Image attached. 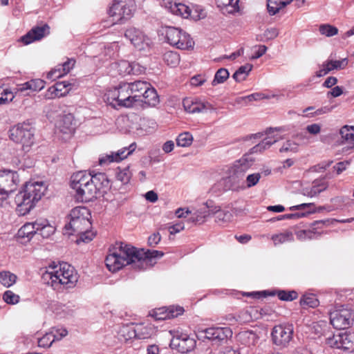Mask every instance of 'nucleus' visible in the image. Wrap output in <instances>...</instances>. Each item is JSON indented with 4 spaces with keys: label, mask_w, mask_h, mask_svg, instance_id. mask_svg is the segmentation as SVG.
Segmentation results:
<instances>
[{
    "label": "nucleus",
    "mask_w": 354,
    "mask_h": 354,
    "mask_svg": "<svg viewBox=\"0 0 354 354\" xmlns=\"http://www.w3.org/2000/svg\"><path fill=\"white\" fill-rule=\"evenodd\" d=\"M114 248L115 250L118 249V251L110 250L105 259L106 268L113 272L129 265L136 270H146L156 263V259H160L164 255L161 251L138 250L122 242L115 243Z\"/></svg>",
    "instance_id": "1"
},
{
    "label": "nucleus",
    "mask_w": 354,
    "mask_h": 354,
    "mask_svg": "<svg viewBox=\"0 0 354 354\" xmlns=\"http://www.w3.org/2000/svg\"><path fill=\"white\" fill-rule=\"evenodd\" d=\"M46 187L42 182L26 183L22 191L15 198L17 212L19 215L24 216L30 212L44 196Z\"/></svg>",
    "instance_id": "2"
},
{
    "label": "nucleus",
    "mask_w": 354,
    "mask_h": 354,
    "mask_svg": "<svg viewBox=\"0 0 354 354\" xmlns=\"http://www.w3.org/2000/svg\"><path fill=\"white\" fill-rule=\"evenodd\" d=\"M86 211L85 208L76 207L71 210L70 216V221L66 223L64 228V234H73L77 233L80 235L79 239L77 240V243L80 242L88 243L93 240L95 236V234L91 232H88V229L91 227V223L88 218L84 217V212L81 211Z\"/></svg>",
    "instance_id": "3"
},
{
    "label": "nucleus",
    "mask_w": 354,
    "mask_h": 354,
    "mask_svg": "<svg viewBox=\"0 0 354 354\" xmlns=\"http://www.w3.org/2000/svg\"><path fill=\"white\" fill-rule=\"evenodd\" d=\"M35 131L30 122H19L10 127L8 136L15 143L21 145L23 151H28L35 143Z\"/></svg>",
    "instance_id": "4"
},
{
    "label": "nucleus",
    "mask_w": 354,
    "mask_h": 354,
    "mask_svg": "<svg viewBox=\"0 0 354 354\" xmlns=\"http://www.w3.org/2000/svg\"><path fill=\"white\" fill-rule=\"evenodd\" d=\"M111 188V182L108 176H106V183L99 181L97 184L93 183L81 185L80 189H77L75 191V198L77 201L80 202H89L97 197V194H104Z\"/></svg>",
    "instance_id": "5"
},
{
    "label": "nucleus",
    "mask_w": 354,
    "mask_h": 354,
    "mask_svg": "<svg viewBox=\"0 0 354 354\" xmlns=\"http://www.w3.org/2000/svg\"><path fill=\"white\" fill-rule=\"evenodd\" d=\"M165 34L167 41L177 48L186 50L194 46V42L190 35L180 28L166 26Z\"/></svg>",
    "instance_id": "6"
},
{
    "label": "nucleus",
    "mask_w": 354,
    "mask_h": 354,
    "mask_svg": "<svg viewBox=\"0 0 354 354\" xmlns=\"http://www.w3.org/2000/svg\"><path fill=\"white\" fill-rule=\"evenodd\" d=\"M232 330L229 327H210L198 331L196 337L198 339H208L213 344H223L232 336Z\"/></svg>",
    "instance_id": "7"
},
{
    "label": "nucleus",
    "mask_w": 354,
    "mask_h": 354,
    "mask_svg": "<svg viewBox=\"0 0 354 354\" xmlns=\"http://www.w3.org/2000/svg\"><path fill=\"white\" fill-rule=\"evenodd\" d=\"M170 333L172 335L170 342V347L172 349H176L181 353H187L193 351L196 347V339L188 334L178 330H170Z\"/></svg>",
    "instance_id": "8"
},
{
    "label": "nucleus",
    "mask_w": 354,
    "mask_h": 354,
    "mask_svg": "<svg viewBox=\"0 0 354 354\" xmlns=\"http://www.w3.org/2000/svg\"><path fill=\"white\" fill-rule=\"evenodd\" d=\"M354 321L353 312L344 306L330 313V322L333 326L338 330L348 328Z\"/></svg>",
    "instance_id": "9"
},
{
    "label": "nucleus",
    "mask_w": 354,
    "mask_h": 354,
    "mask_svg": "<svg viewBox=\"0 0 354 354\" xmlns=\"http://www.w3.org/2000/svg\"><path fill=\"white\" fill-rule=\"evenodd\" d=\"M106 176L105 173L98 172L95 174L86 173L85 171H80L75 174H73L71 178V187L73 189L76 190L80 189L81 185L88 183L93 181V183H98L99 181H102L106 183Z\"/></svg>",
    "instance_id": "10"
},
{
    "label": "nucleus",
    "mask_w": 354,
    "mask_h": 354,
    "mask_svg": "<svg viewBox=\"0 0 354 354\" xmlns=\"http://www.w3.org/2000/svg\"><path fill=\"white\" fill-rule=\"evenodd\" d=\"M293 332L294 328L291 324L275 326L271 333L272 343L281 348L286 347L292 339Z\"/></svg>",
    "instance_id": "11"
},
{
    "label": "nucleus",
    "mask_w": 354,
    "mask_h": 354,
    "mask_svg": "<svg viewBox=\"0 0 354 354\" xmlns=\"http://www.w3.org/2000/svg\"><path fill=\"white\" fill-rule=\"evenodd\" d=\"M19 181V175L17 171L12 170L2 171L0 173V188L1 192L0 199H6L8 195L16 189Z\"/></svg>",
    "instance_id": "12"
},
{
    "label": "nucleus",
    "mask_w": 354,
    "mask_h": 354,
    "mask_svg": "<svg viewBox=\"0 0 354 354\" xmlns=\"http://www.w3.org/2000/svg\"><path fill=\"white\" fill-rule=\"evenodd\" d=\"M57 274L59 275L58 282L59 285L66 286V288H71L75 286L78 281V275L74 268L67 263H59V270Z\"/></svg>",
    "instance_id": "13"
},
{
    "label": "nucleus",
    "mask_w": 354,
    "mask_h": 354,
    "mask_svg": "<svg viewBox=\"0 0 354 354\" xmlns=\"http://www.w3.org/2000/svg\"><path fill=\"white\" fill-rule=\"evenodd\" d=\"M124 37L140 51H146L150 47L151 40L141 30L136 28L126 30Z\"/></svg>",
    "instance_id": "14"
},
{
    "label": "nucleus",
    "mask_w": 354,
    "mask_h": 354,
    "mask_svg": "<svg viewBox=\"0 0 354 354\" xmlns=\"http://www.w3.org/2000/svg\"><path fill=\"white\" fill-rule=\"evenodd\" d=\"M327 344L331 347L341 348L345 351H354V332H346L327 339Z\"/></svg>",
    "instance_id": "15"
},
{
    "label": "nucleus",
    "mask_w": 354,
    "mask_h": 354,
    "mask_svg": "<svg viewBox=\"0 0 354 354\" xmlns=\"http://www.w3.org/2000/svg\"><path fill=\"white\" fill-rule=\"evenodd\" d=\"M129 88V82H121L119 84L117 88L118 94L114 95L113 97V100L118 102V106L130 108L136 103V97L140 95H132Z\"/></svg>",
    "instance_id": "16"
},
{
    "label": "nucleus",
    "mask_w": 354,
    "mask_h": 354,
    "mask_svg": "<svg viewBox=\"0 0 354 354\" xmlns=\"http://www.w3.org/2000/svg\"><path fill=\"white\" fill-rule=\"evenodd\" d=\"M50 27L45 24L41 26H37L33 27L26 35L22 36L19 41L25 45H28L35 41H38L49 34Z\"/></svg>",
    "instance_id": "17"
},
{
    "label": "nucleus",
    "mask_w": 354,
    "mask_h": 354,
    "mask_svg": "<svg viewBox=\"0 0 354 354\" xmlns=\"http://www.w3.org/2000/svg\"><path fill=\"white\" fill-rule=\"evenodd\" d=\"M330 224H332L330 219L315 221L310 225L312 230L297 231L296 232L297 238L301 241L317 239L320 236V233L315 232V230L324 225H329Z\"/></svg>",
    "instance_id": "18"
},
{
    "label": "nucleus",
    "mask_w": 354,
    "mask_h": 354,
    "mask_svg": "<svg viewBox=\"0 0 354 354\" xmlns=\"http://www.w3.org/2000/svg\"><path fill=\"white\" fill-rule=\"evenodd\" d=\"M277 295L279 299L281 301H291L298 297V293L295 290H277L276 292H252L248 293V296H253L255 298H261V297H266L267 295L274 296Z\"/></svg>",
    "instance_id": "19"
},
{
    "label": "nucleus",
    "mask_w": 354,
    "mask_h": 354,
    "mask_svg": "<svg viewBox=\"0 0 354 354\" xmlns=\"http://www.w3.org/2000/svg\"><path fill=\"white\" fill-rule=\"evenodd\" d=\"M185 110L190 113L207 112L211 108L207 102H203L194 98H185L183 101Z\"/></svg>",
    "instance_id": "20"
},
{
    "label": "nucleus",
    "mask_w": 354,
    "mask_h": 354,
    "mask_svg": "<svg viewBox=\"0 0 354 354\" xmlns=\"http://www.w3.org/2000/svg\"><path fill=\"white\" fill-rule=\"evenodd\" d=\"M75 63V60L74 59H68L62 64L58 65L56 68L50 71L48 73V78L55 80L56 78H59L64 76L70 72V71L73 68Z\"/></svg>",
    "instance_id": "21"
},
{
    "label": "nucleus",
    "mask_w": 354,
    "mask_h": 354,
    "mask_svg": "<svg viewBox=\"0 0 354 354\" xmlns=\"http://www.w3.org/2000/svg\"><path fill=\"white\" fill-rule=\"evenodd\" d=\"M57 128L64 134H73L75 130L73 115L68 113L61 116L57 122Z\"/></svg>",
    "instance_id": "22"
},
{
    "label": "nucleus",
    "mask_w": 354,
    "mask_h": 354,
    "mask_svg": "<svg viewBox=\"0 0 354 354\" xmlns=\"http://www.w3.org/2000/svg\"><path fill=\"white\" fill-rule=\"evenodd\" d=\"M71 84L67 82H57L53 86L49 87L48 91L50 93V97H62L68 93Z\"/></svg>",
    "instance_id": "23"
},
{
    "label": "nucleus",
    "mask_w": 354,
    "mask_h": 354,
    "mask_svg": "<svg viewBox=\"0 0 354 354\" xmlns=\"http://www.w3.org/2000/svg\"><path fill=\"white\" fill-rule=\"evenodd\" d=\"M236 338L241 344L250 347L257 344L259 337L252 330H244L239 333Z\"/></svg>",
    "instance_id": "24"
},
{
    "label": "nucleus",
    "mask_w": 354,
    "mask_h": 354,
    "mask_svg": "<svg viewBox=\"0 0 354 354\" xmlns=\"http://www.w3.org/2000/svg\"><path fill=\"white\" fill-rule=\"evenodd\" d=\"M118 338L122 342L127 343L128 342L136 339V329L133 324L122 326L118 333Z\"/></svg>",
    "instance_id": "25"
},
{
    "label": "nucleus",
    "mask_w": 354,
    "mask_h": 354,
    "mask_svg": "<svg viewBox=\"0 0 354 354\" xmlns=\"http://www.w3.org/2000/svg\"><path fill=\"white\" fill-rule=\"evenodd\" d=\"M135 329L136 339H145L150 338L155 333V328L151 324H136L135 326Z\"/></svg>",
    "instance_id": "26"
},
{
    "label": "nucleus",
    "mask_w": 354,
    "mask_h": 354,
    "mask_svg": "<svg viewBox=\"0 0 354 354\" xmlns=\"http://www.w3.org/2000/svg\"><path fill=\"white\" fill-rule=\"evenodd\" d=\"M172 14L187 19L191 16L192 10L189 6L180 3L172 2L167 8Z\"/></svg>",
    "instance_id": "27"
},
{
    "label": "nucleus",
    "mask_w": 354,
    "mask_h": 354,
    "mask_svg": "<svg viewBox=\"0 0 354 354\" xmlns=\"http://www.w3.org/2000/svg\"><path fill=\"white\" fill-rule=\"evenodd\" d=\"M142 99V100L140 102H144L149 106H156L159 102V97L156 90L150 84L149 86H147L143 92Z\"/></svg>",
    "instance_id": "28"
},
{
    "label": "nucleus",
    "mask_w": 354,
    "mask_h": 354,
    "mask_svg": "<svg viewBox=\"0 0 354 354\" xmlns=\"http://www.w3.org/2000/svg\"><path fill=\"white\" fill-rule=\"evenodd\" d=\"M129 91L132 95H140L139 97H136V102H140V101H142V96L143 94V92L146 90L147 86H149V84L147 82L143 81H135L133 82L129 83Z\"/></svg>",
    "instance_id": "29"
},
{
    "label": "nucleus",
    "mask_w": 354,
    "mask_h": 354,
    "mask_svg": "<svg viewBox=\"0 0 354 354\" xmlns=\"http://www.w3.org/2000/svg\"><path fill=\"white\" fill-rule=\"evenodd\" d=\"M36 226L37 234L43 238H48L55 231V228L50 225L47 220H37Z\"/></svg>",
    "instance_id": "30"
},
{
    "label": "nucleus",
    "mask_w": 354,
    "mask_h": 354,
    "mask_svg": "<svg viewBox=\"0 0 354 354\" xmlns=\"http://www.w3.org/2000/svg\"><path fill=\"white\" fill-rule=\"evenodd\" d=\"M135 10L136 6L132 0H129L128 1H123L122 15L115 19V23L122 24L133 15Z\"/></svg>",
    "instance_id": "31"
},
{
    "label": "nucleus",
    "mask_w": 354,
    "mask_h": 354,
    "mask_svg": "<svg viewBox=\"0 0 354 354\" xmlns=\"http://www.w3.org/2000/svg\"><path fill=\"white\" fill-rule=\"evenodd\" d=\"M59 275L57 274V271L46 270L41 274V279L44 283L51 286L54 289H57L59 286L58 282Z\"/></svg>",
    "instance_id": "32"
},
{
    "label": "nucleus",
    "mask_w": 354,
    "mask_h": 354,
    "mask_svg": "<svg viewBox=\"0 0 354 354\" xmlns=\"http://www.w3.org/2000/svg\"><path fill=\"white\" fill-rule=\"evenodd\" d=\"M217 6L223 9L230 14H234L239 11V0H215Z\"/></svg>",
    "instance_id": "33"
},
{
    "label": "nucleus",
    "mask_w": 354,
    "mask_h": 354,
    "mask_svg": "<svg viewBox=\"0 0 354 354\" xmlns=\"http://www.w3.org/2000/svg\"><path fill=\"white\" fill-rule=\"evenodd\" d=\"M37 228L36 221L27 223L19 229L18 234L21 237H26L30 239L33 235L37 234Z\"/></svg>",
    "instance_id": "34"
},
{
    "label": "nucleus",
    "mask_w": 354,
    "mask_h": 354,
    "mask_svg": "<svg viewBox=\"0 0 354 354\" xmlns=\"http://www.w3.org/2000/svg\"><path fill=\"white\" fill-rule=\"evenodd\" d=\"M254 161V160L250 155L243 156L234 164L235 171L236 173L245 171L252 165Z\"/></svg>",
    "instance_id": "35"
},
{
    "label": "nucleus",
    "mask_w": 354,
    "mask_h": 354,
    "mask_svg": "<svg viewBox=\"0 0 354 354\" xmlns=\"http://www.w3.org/2000/svg\"><path fill=\"white\" fill-rule=\"evenodd\" d=\"M299 304L303 308H316L319 306V301L313 294H304L300 299Z\"/></svg>",
    "instance_id": "36"
},
{
    "label": "nucleus",
    "mask_w": 354,
    "mask_h": 354,
    "mask_svg": "<svg viewBox=\"0 0 354 354\" xmlns=\"http://www.w3.org/2000/svg\"><path fill=\"white\" fill-rule=\"evenodd\" d=\"M253 68L252 64H246L240 66L236 72L233 74L232 77L236 82H240L245 80L249 73Z\"/></svg>",
    "instance_id": "37"
},
{
    "label": "nucleus",
    "mask_w": 354,
    "mask_h": 354,
    "mask_svg": "<svg viewBox=\"0 0 354 354\" xmlns=\"http://www.w3.org/2000/svg\"><path fill=\"white\" fill-rule=\"evenodd\" d=\"M277 141V139L272 137H268L264 138L261 142L256 145L250 149V153L262 152L268 149Z\"/></svg>",
    "instance_id": "38"
},
{
    "label": "nucleus",
    "mask_w": 354,
    "mask_h": 354,
    "mask_svg": "<svg viewBox=\"0 0 354 354\" xmlns=\"http://www.w3.org/2000/svg\"><path fill=\"white\" fill-rule=\"evenodd\" d=\"M136 148V142H133L129 147H123L117 152H112L115 162H120L126 158L135 151Z\"/></svg>",
    "instance_id": "39"
},
{
    "label": "nucleus",
    "mask_w": 354,
    "mask_h": 354,
    "mask_svg": "<svg viewBox=\"0 0 354 354\" xmlns=\"http://www.w3.org/2000/svg\"><path fill=\"white\" fill-rule=\"evenodd\" d=\"M123 1L115 0L109 10V15L113 18V24L115 23V19L122 15Z\"/></svg>",
    "instance_id": "40"
},
{
    "label": "nucleus",
    "mask_w": 354,
    "mask_h": 354,
    "mask_svg": "<svg viewBox=\"0 0 354 354\" xmlns=\"http://www.w3.org/2000/svg\"><path fill=\"white\" fill-rule=\"evenodd\" d=\"M17 276L9 271L0 272V283L5 287H10L17 280Z\"/></svg>",
    "instance_id": "41"
},
{
    "label": "nucleus",
    "mask_w": 354,
    "mask_h": 354,
    "mask_svg": "<svg viewBox=\"0 0 354 354\" xmlns=\"http://www.w3.org/2000/svg\"><path fill=\"white\" fill-rule=\"evenodd\" d=\"M163 59L168 66L175 67L180 62V56L176 52L168 51L164 54Z\"/></svg>",
    "instance_id": "42"
},
{
    "label": "nucleus",
    "mask_w": 354,
    "mask_h": 354,
    "mask_svg": "<svg viewBox=\"0 0 354 354\" xmlns=\"http://www.w3.org/2000/svg\"><path fill=\"white\" fill-rule=\"evenodd\" d=\"M230 76L227 69L224 68H219L215 73L214 80L212 82V86H216L223 83Z\"/></svg>",
    "instance_id": "43"
},
{
    "label": "nucleus",
    "mask_w": 354,
    "mask_h": 354,
    "mask_svg": "<svg viewBox=\"0 0 354 354\" xmlns=\"http://www.w3.org/2000/svg\"><path fill=\"white\" fill-rule=\"evenodd\" d=\"M192 136L189 132H184L177 137L176 144L178 146L186 147L192 144Z\"/></svg>",
    "instance_id": "44"
},
{
    "label": "nucleus",
    "mask_w": 354,
    "mask_h": 354,
    "mask_svg": "<svg viewBox=\"0 0 354 354\" xmlns=\"http://www.w3.org/2000/svg\"><path fill=\"white\" fill-rule=\"evenodd\" d=\"M119 171L116 174V178L118 180H120L123 184H127L129 182L131 178V172L129 170V167H126L122 169L120 167L118 168Z\"/></svg>",
    "instance_id": "45"
},
{
    "label": "nucleus",
    "mask_w": 354,
    "mask_h": 354,
    "mask_svg": "<svg viewBox=\"0 0 354 354\" xmlns=\"http://www.w3.org/2000/svg\"><path fill=\"white\" fill-rule=\"evenodd\" d=\"M53 342H55V336H53V333H47L38 339V346L39 347L48 348L52 345Z\"/></svg>",
    "instance_id": "46"
},
{
    "label": "nucleus",
    "mask_w": 354,
    "mask_h": 354,
    "mask_svg": "<svg viewBox=\"0 0 354 354\" xmlns=\"http://www.w3.org/2000/svg\"><path fill=\"white\" fill-rule=\"evenodd\" d=\"M339 133L342 138L346 142L354 140V127L344 126L340 129Z\"/></svg>",
    "instance_id": "47"
},
{
    "label": "nucleus",
    "mask_w": 354,
    "mask_h": 354,
    "mask_svg": "<svg viewBox=\"0 0 354 354\" xmlns=\"http://www.w3.org/2000/svg\"><path fill=\"white\" fill-rule=\"evenodd\" d=\"M211 204H212V201H208L204 204L203 207L198 209L201 213L203 214L205 218H207L212 214H216L219 210V207H214V209H211Z\"/></svg>",
    "instance_id": "48"
},
{
    "label": "nucleus",
    "mask_w": 354,
    "mask_h": 354,
    "mask_svg": "<svg viewBox=\"0 0 354 354\" xmlns=\"http://www.w3.org/2000/svg\"><path fill=\"white\" fill-rule=\"evenodd\" d=\"M293 239L292 233L290 232H286L281 233L279 234L273 235L272 239L273 240L275 245L283 243L284 242L291 241Z\"/></svg>",
    "instance_id": "49"
},
{
    "label": "nucleus",
    "mask_w": 354,
    "mask_h": 354,
    "mask_svg": "<svg viewBox=\"0 0 354 354\" xmlns=\"http://www.w3.org/2000/svg\"><path fill=\"white\" fill-rule=\"evenodd\" d=\"M320 33L326 37H332L338 33V29L329 24H322L319 26Z\"/></svg>",
    "instance_id": "50"
},
{
    "label": "nucleus",
    "mask_w": 354,
    "mask_h": 354,
    "mask_svg": "<svg viewBox=\"0 0 354 354\" xmlns=\"http://www.w3.org/2000/svg\"><path fill=\"white\" fill-rule=\"evenodd\" d=\"M299 145L295 142L288 140H286L282 147L280 148L279 151L283 152H292L296 153L298 151Z\"/></svg>",
    "instance_id": "51"
},
{
    "label": "nucleus",
    "mask_w": 354,
    "mask_h": 354,
    "mask_svg": "<svg viewBox=\"0 0 354 354\" xmlns=\"http://www.w3.org/2000/svg\"><path fill=\"white\" fill-rule=\"evenodd\" d=\"M326 62L330 66L331 71L343 69L348 65V59L346 58L341 60H333L328 59Z\"/></svg>",
    "instance_id": "52"
},
{
    "label": "nucleus",
    "mask_w": 354,
    "mask_h": 354,
    "mask_svg": "<svg viewBox=\"0 0 354 354\" xmlns=\"http://www.w3.org/2000/svg\"><path fill=\"white\" fill-rule=\"evenodd\" d=\"M3 301L8 304H16L19 301V296L11 290H6L3 295Z\"/></svg>",
    "instance_id": "53"
},
{
    "label": "nucleus",
    "mask_w": 354,
    "mask_h": 354,
    "mask_svg": "<svg viewBox=\"0 0 354 354\" xmlns=\"http://www.w3.org/2000/svg\"><path fill=\"white\" fill-rule=\"evenodd\" d=\"M328 185L326 182L315 180L313 182V185L310 189V190L313 196H315L321 193L322 192L324 191L325 189H326Z\"/></svg>",
    "instance_id": "54"
},
{
    "label": "nucleus",
    "mask_w": 354,
    "mask_h": 354,
    "mask_svg": "<svg viewBox=\"0 0 354 354\" xmlns=\"http://www.w3.org/2000/svg\"><path fill=\"white\" fill-rule=\"evenodd\" d=\"M267 9L270 15L277 14L283 7H281L280 0H267Z\"/></svg>",
    "instance_id": "55"
},
{
    "label": "nucleus",
    "mask_w": 354,
    "mask_h": 354,
    "mask_svg": "<svg viewBox=\"0 0 354 354\" xmlns=\"http://www.w3.org/2000/svg\"><path fill=\"white\" fill-rule=\"evenodd\" d=\"M168 314V318L172 319L177 317L178 315H182L184 313V308L180 306H169L167 308Z\"/></svg>",
    "instance_id": "56"
},
{
    "label": "nucleus",
    "mask_w": 354,
    "mask_h": 354,
    "mask_svg": "<svg viewBox=\"0 0 354 354\" xmlns=\"http://www.w3.org/2000/svg\"><path fill=\"white\" fill-rule=\"evenodd\" d=\"M261 175L260 173L250 174L246 178V185L248 188L256 185L259 181Z\"/></svg>",
    "instance_id": "57"
},
{
    "label": "nucleus",
    "mask_w": 354,
    "mask_h": 354,
    "mask_svg": "<svg viewBox=\"0 0 354 354\" xmlns=\"http://www.w3.org/2000/svg\"><path fill=\"white\" fill-rule=\"evenodd\" d=\"M131 66V62L123 60L118 64V71L120 74L131 75V71H130Z\"/></svg>",
    "instance_id": "58"
},
{
    "label": "nucleus",
    "mask_w": 354,
    "mask_h": 354,
    "mask_svg": "<svg viewBox=\"0 0 354 354\" xmlns=\"http://www.w3.org/2000/svg\"><path fill=\"white\" fill-rule=\"evenodd\" d=\"M131 66V62L123 60L118 64V71L120 74L131 75V71H130Z\"/></svg>",
    "instance_id": "59"
},
{
    "label": "nucleus",
    "mask_w": 354,
    "mask_h": 354,
    "mask_svg": "<svg viewBox=\"0 0 354 354\" xmlns=\"http://www.w3.org/2000/svg\"><path fill=\"white\" fill-rule=\"evenodd\" d=\"M316 211H308L306 212H297L292 214H286L282 215L283 218L285 219H298L300 218L306 217L310 214L315 213Z\"/></svg>",
    "instance_id": "60"
},
{
    "label": "nucleus",
    "mask_w": 354,
    "mask_h": 354,
    "mask_svg": "<svg viewBox=\"0 0 354 354\" xmlns=\"http://www.w3.org/2000/svg\"><path fill=\"white\" fill-rule=\"evenodd\" d=\"M168 314L167 308H159L158 310L155 311L151 316L154 317L156 320H165L167 319Z\"/></svg>",
    "instance_id": "61"
},
{
    "label": "nucleus",
    "mask_w": 354,
    "mask_h": 354,
    "mask_svg": "<svg viewBox=\"0 0 354 354\" xmlns=\"http://www.w3.org/2000/svg\"><path fill=\"white\" fill-rule=\"evenodd\" d=\"M131 68H130V71H131V75H140L145 71V68L140 65L139 63L133 62H131Z\"/></svg>",
    "instance_id": "62"
},
{
    "label": "nucleus",
    "mask_w": 354,
    "mask_h": 354,
    "mask_svg": "<svg viewBox=\"0 0 354 354\" xmlns=\"http://www.w3.org/2000/svg\"><path fill=\"white\" fill-rule=\"evenodd\" d=\"M190 221L195 223L202 224L205 219L202 213L198 209L191 217Z\"/></svg>",
    "instance_id": "63"
},
{
    "label": "nucleus",
    "mask_w": 354,
    "mask_h": 354,
    "mask_svg": "<svg viewBox=\"0 0 354 354\" xmlns=\"http://www.w3.org/2000/svg\"><path fill=\"white\" fill-rule=\"evenodd\" d=\"M190 221L195 223L202 224L205 219L202 213L198 209L191 217Z\"/></svg>",
    "instance_id": "64"
}]
</instances>
